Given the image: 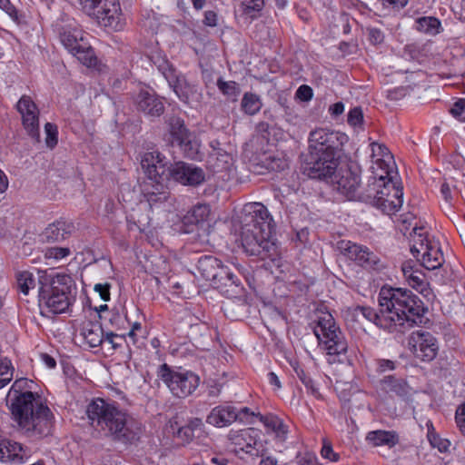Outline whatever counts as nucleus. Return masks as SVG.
<instances>
[{"instance_id": "obj_42", "label": "nucleus", "mask_w": 465, "mask_h": 465, "mask_svg": "<svg viewBox=\"0 0 465 465\" xmlns=\"http://www.w3.org/2000/svg\"><path fill=\"white\" fill-rule=\"evenodd\" d=\"M217 86L224 95L232 99H235L240 94L239 85L234 81H223V79H218Z\"/></svg>"}, {"instance_id": "obj_60", "label": "nucleus", "mask_w": 465, "mask_h": 465, "mask_svg": "<svg viewBox=\"0 0 465 465\" xmlns=\"http://www.w3.org/2000/svg\"><path fill=\"white\" fill-rule=\"evenodd\" d=\"M370 40L374 44H380L383 41V34L380 29L371 28L369 30Z\"/></svg>"}, {"instance_id": "obj_56", "label": "nucleus", "mask_w": 465, "mask_h": 465, "mask_svg": "<svg viewBox=\"0 0 465 465\" xmlns=\"http://www.w3.org/2000/svg\"><path fill=\"white\" fill-rule=\"evenodd\" d=\"M0 9L5 12L12 19L17 18V12L15 7L10 3L9 0H0Z\"/></svg>"}, {"instance_id": "obj_27", "label": "nucleus", "mask_w": 465, "mask_h": 465, "mask_svg": "<svg viewBox=\"0 0 465 465\" xmlns=\"http://www.w3.org/2000/svg\"><path fill=\"white\" fill-rule=\"evenodd\" d=\"M197 271L203 279L213 282L214 284L223 279L222 262L213 256L201 257L197 263Z\"/></svg>"}, {"instance_id": "obj_59", "label": "nucleus", "mask_w": 465, "mask_h": 465, "mask_svg": "<svg viewBox=\"0 0 465 465\" xmlns=\"http://www.w3.org/2000/svg\"><path fill=\"white\" fill-rule=\"evenodd\" d=\"M187 426L193 431H203L204 424L200 418H192L189 420Z\"/></svg>"}, {"instance_id": "obj_22", "label": "nucleus", "mask_w": 465, "mask_h": 465, "mask_svg": "<svg viewBox=\"0 0 465 465\" xmlns=\"http://www.w3.org/2000/svg\"><path fill=\"white\" fill-rule=\"evenodd\" d=\"M341 249L344 251L350 260L354 261L361 267L370 270H379L381 267L379 256L370 252L367 247L351 242H341Z\"/></svg>"}, {"instance_id": "obj_17", "label": "nucleus", "mask_w": 465, "mask_h": 465, "mask_svg": "<svg viewBox=\"0 0 465 465\" xmlns=\"http://www.w3.org/2000/svg\"><path fill=\"white\" fill-rule=\"evenodd\" d=\"M217 218L211 212L207 204H196L183 217L185 224H193L197 227L202 242H208V236L213 232Z\"/></svg>"}, {"instance_id": "obj_10", "label": "nucleus", "mask_w": 465, "mask_h": 465, "mask_svg": "<svg viewBox=\"0 0 465 465\" xmlns=\"http://www.w3.org/2000/svg\"><path fill=\"white\" fill-rule=\"evenodd\" d=\"M313 331L318 339L320 349L330 358L333 357V359H329L330 362L335 361V357H340L347 352V341L329 312L319 313Z\"/></svg>"}, {"instance_id": "obj_19", "label": "nucleus", "mask_w": 465, "mask_h": 465, "mask_svg": "<svg viewBox=\"0 0 465 465\" xmlns=\"http://www.w3.org/2000/svg\"><path fill=\"white\" fill-rule=\"evenodd\" d=\"M409 344L415 357L424 361H430L435 359L439 351L437 339L431 333L426 331L413 333Z\"/></svg>"}, {"instance_id": "obj_40", "label": "nucleus", "mask_w": 465, "mask_h": 465, "mask_svg": "<svg viewBox=\"0 0 465 465\" xmlns=\"http://www.w3.org/2000/svg\"><path fill=\"white\" fill-rule=\"evenodd\" d=\"M126 340V343L129 346L130 344L139 347V343L141 339L145 337V333L143 331L142 324L138 322H135L132 324L130 331L124 335Z\"/></svg>"}, {"instance_id": "obj_21", "label": "nucleus", "mask_w": 465, "mask_h": 465, "mask_svg": "<svg viewBox=\"0 0 465 465\" xmlns=\"http://www.w3.org/2000/svg\"><path fill=\"white\" fill-rule=\"evenodd\" d=\"M212 151L207 159L208 168L213 173H228L234 165V159L232 150L223 148L217 140L210 142Z\"/></svg>"}, {"instance_id": "obj_28", "label": "nucleus", "mask_w": 465, "mask_h": 465, "mask_svg": "<svg viewBox=\"0 0 465 465\" xmlns=\"http://www.w3.org/2000/svg\"><path fill=\"white\" fill-rule=\"evenodd\" d=\"M139 110L151 116H159L163 113V102L147 90L142 89L134 97Z\"/></svg>"}, {"instance_id": "obj_44", "label": "nucleus", "mask_w": 465, "mask_h": 465, "mask_svg": "<svg viewBox=\"0 0 465 465\" xmlns=\"http://www.w3.org/2000/svg\"><path fill=\"white\" fill-rule=\"evenodd\" d=\"M264 5V0H242V12L250 16H254V13L260 12Z\"/></svg>"}, {"instance_id": "obj_57", "label": "nucleus", "mask_w": 465, "mask_h": 465, "mask_svg": "<svg viewBox=\"0 0 465 465\" xmlns=\"http://www.w3.org/2000/svg\"><path fill=\"white\" fill-rule=\"evenodd\" d=\"M259 454H254L253 456H260L261 461L260 465H276L277 459L272 455H267L264 450L263 445L262 444V450L259 451Z\"/></svg>"}, {"instance_id": "obj_9", "label": "nucleus", "mask_w": 465, "mask_h": 465, "mask_svg": "<svg viewBox=\"0 0 465 465\" xmlns=\"http://www.w3.org/2000/svg\"><path fill=\"white\" fill-rule=\"evenodd\" d=\"M71 277L66 274H43L38 278L39 302L52 313H63L71 304Z\"/></svg>"}, {"instance_id": "obj_46", "label": "nucleus", "mask_w": 465, "mask_h": 465, "mask_svg": "<svg viewBox=\"0 0 465 465\" xmlns=\"http://www.w3.org/2000/svg\"><path fill=\"white\" fill-rule=\"evenodd\" d=\"M348 124L353 127H361L363 123V113L361 107L351 108L348 113Z\"/></svg>"}, {"instance_id": "obj_62", "label": "nucleus", "mask_w": 465, "mask_h": 465, "mask_svg": "<svg viewBox=\"0 0 465 465\" xmlns=\"http://www.w3.org/2000/svg\"><path fill=\"white\" fill-rule=\"evenodd\" d=\"M203 23L208 26H215L217 24V15L213 11H206Z\"/></svg>"}, {"instance_id": "obj_20", "label": "nucleus", "mask_w": 465, "mask_h": 465, "mask_svg": "<svg viewBox=\"0 0 465 465\" xmlns=\"http://www.w3.org/2000/svg\"><path fill=\"white\" fill-rule=\"evenodd\" d=\"M171 178L183 185L195 186L204 181L205 175L202 168L183 162H178L169 166L168 181Z\"/></svg>"}, {"instance_id": "obj_7", "label": "nucleus", "mask_w": 465, "mask_h": 465, "mask_svg": "<svg viewBox=\"0 0 465 465\" xmlns=\"http://www.w3.org/2000/svg\"><path fill=\"white\" fill-rule=\"evenodd\" d=\"M141 165L146 174L143 193L152 207L165 202L169 197L166 158L158 151L146 152L142 156Z\"/></svg>"}, {"instance_id": "obj_12", "label": "nucleus", "mask_w": 465, "mask_h": 465, "mask_svg": "<svg viewBox=\"0 0 465 465\" xmlns=\"http://www.w3.org/2000/svg\"><path fill=\"white\" fill-rule=\"evenodd\" d=\"M157 375L177 398L190 396L200 384V378L194 372L182 368L173 369L165 363L159 367Z\"/></svg>"}, {"instance_id": "obj_55", "label": "nucleus", "mask_w": 465, "mask_h": 465, "mask_svg": "<svg viewBox=\"0 0 465 465\" xmlns=\"http://www.w3.org/2000/svg\"><path fill=\"white\" fill-rule=\"evenodd\" d=\"M298 465H321L317 457L311 452H306L298 457Z\"/></svg>"}, {"instance_id": "obj_61", "label": "nucleus", "mask_w": 465, "mask_h": 465, "mask_svg": "<svg viewBox=\"0 0 465 465\" xmlns=\"http://www.w3.org/2000/svg\"><path fill=\"white\" fill-rule=\"evenodd\" d=\"M116 339H124V337L120 336L115 333H113V332H108L104 337V341H106V342L112 344L113 348L116 349V348L120 347V344L116 341Z\"/></svg>"}, {"instance_id": "obj_43", "label": "nucleus", "mask_w": 465, "mask_h": 465, "mask_svg": "<svg viewBox=\"0 0 465 465\" xmlns=\"http://www.w3.org/2000/svg\"><path fill=\"white\" fill-rule=\"evenodd\" d=\"M45 143L50 149H53L58 142V129L57 126L52 123L45 124Z\"/></svg>"}, {"instance_id": "obj_24", "label": "nucleus", "mask_w": 465, "mask_h": 465, "mask_svg": "<svg viewBox=\"0 0 465 465\" xmlns=\"http://www.w3.org/2000/svg\"><path fill=\"white\" fill-rule=\"evenodd\" d=\"M240 417L238 410L229 404L218 405L206 416V422L216 428L229 427Z\"/></svg>"}, {"instance_id": "obj_64", "label": "nucleus", "mask_w": 465, "mask_h": 465, "mask_svg": "<svg viewBox=\"0 0 465 465\" xmlns=\"http://www.w3.org/2000/svg\"><path fill=\"white\" fill-rule=\"evenodd\" d=\"M267 381L270 385L273 386L275 390H280L282 388V383L280 381L279 377L273 371H270L267 374Z\"/></svg>"}, {"instance_id": "obj_16", "label": "nucleus", "mask_w": 465, "mask_h": 465, "mask_svg": "<svg viewBox=\"0 0 465 465\" xmlns=\"http://www.w3.org/2000/svg\"><path fill=\"white\" fill-rule=\"evenodd\" d=\"M329 177L331 178V183L339 193L349 200L355 197L361 184L360 173L357 168L353 169L352 166L347 163H339L338 168Z\"/></svg>"}, {"instance_id": "obj_38", "label": "nucleus", "mask_w": 465, "mask_h": 465, "mask_svg": "<svg viewBox=\"0 0 465 465\" xmlns=\"http://www.w3.org/2000/svg\"><path fill=\"white\" fill-rule=\"evenodd\" d=\"M16 278L18 289L25 295H27L29 291L35 287V278L31 272H20L17 273Z\"/></svg>"}, {"instance_id": "obj_49", "label": "nucleus", "mask_w": 465, "mask_h": 465, "mask_svg": "<svg viewBox=\"0 0 465 465\" xmlns=\"http://www.w3.org/2000/svg\"><path fill=\"white\" fill-rule=\"evenodd\" d=\"M102 0H77L80 10L89 16V15H94L96 4H99Z\"/></svg>"}, {"instance_id": "obj_18", "label": "nucleus", "mask_w": 465, "mask_h": 465, "mask_svg": "<svg viewBox=\"0 0 465 465\" xmlns=\"http://www.w3.org/2000/svg\"><path fill=\"white\" fill-rule=\"evenodd\" d=\"M26 134L36 142L40 141L39 110L31 97L23 95L16 104Z\"/></svg>"}, {"instance_id": "obj_41", "label": "nucleus", "mask_w": 465, "mask_h": 465, "mask_svg": "<svg viewBox=\"0 0 465 465\" xmlns=\"http://www.w3.org/2000/svg\"><path fill=\"white\" fill-rule=\"evenodd\" d=\"M428 425V440L432 447L437 448L440 452H446L450 446V441L447 439L440 438L436 432L433 431L431 423Z\"/></svg>"}, {"instance_id": "obj_13", "label": "nucleus", "mask_w": 465, "mask_h": 465, "mask_svg": "<svg viewBox=\"0 0 465 465\" xmlns=\"http://www.w3.org/2000/svg\"><path fill=\"white\" fill-rule=\"evenodd\" d=\"M89 17L99 25L115 32L123 31L126 25V18L119 0H102L96 4L94 15H89Z\"/></svg>"}, {"instance_id": "obj_26", "label": "nucleus", "mask_w": 465, "mask_h": 465, "mask_svg": "<svg viewBox=\"0 0 465 465\" xmlns=\"http://www.w3.org/2000/svg\"><path fill=\"white\" fill-rule=\"evenodd\" d=\"M29 455L22 444L8 439L0 440V460L14 464L25 463Z\"/></svg>"}, {"instance_id": "obj_1", "label": "nucleus", "mask_w": 465, "mask_h": 465, "mask_svg": "<svg viewBox=\"0 0 465 465\" xmlns=\"http://www.w3.org/2000/svg\"><path fill=\"white\" fill-rule=\"evenodd\" d=\"M35 387L32 380L16 379L6 395V405L25 433L31 437H45L52 432L54 416L35 391Z\"/></svg>"}, {"instance_id": "obj_15", "label": "nucleus", "mask_w": 465, "mask_h": 465, "mask_svg": "<svg viewBox=\"0 0 465 465\" xmlns=\"http://www.w3.org/2000/svg\"><path fill=\"white\" fill-rule=\"evenodd\" d=\"M261 431L254 428L231 430L227 438L236 454H259L262 450Z\"/></svg>"}, {"instance_id": "obj_47", "label": "nucleus", "mask_w": 465, "mask_h": 465, "mask_svg": "<svg viewBox=\"0 0 465 465\" xmlns=\"http://www.w3.org/2000/svg\"><path fill=\"white\" fill-rule=\"evenodd\" d=\"M450 114L460 122H465V99L460 98L450 108Z\"/></svg>"}, {"instance_id": "obj_31", "label": "nucleus", "mask_w": 465, "mask_h": 465, "mask_svg": "<svg viewBox=\"0 0 465 465\" xmlns=\"http://www.w3.org/2000/svg\"><path fill=\"white\" fill-rule=\"evenodd\" d=\"M81 335L91 348L98 347L104 341L103 329L98 322H84L81 329Z\"/></svg>"}, {"instance_id": "obj_6", "label": "nucleus", "mask_w": 465, "mask_h": 465, "mask_svg": "<svg viewBox=\"0 0 465 465\" xmlns=\"http://www.w3.org/2000/svg\"><path fill=\"white\" fill-rule=\"evenodd\" d=\"M87 416L91 424L103 430L106 435L113 436L117 440L129 439L128 415L114 402L97 398L88 405Z\"/></svg>"}, {"instance_id": "obj_29", "label": "nucleus", "mask_w": 465, "mask_h": 465, "mask_svg": "<svg viewBox=\"0 0 465 465\" xmlns=\"http://www.w3.org/2000/svg\"><path fill=\"white\" fill-rule=\"evenodd\" d=\"M354 314L357 316L361 315L366 320L373 322L378 327L388 331H395L392 326L393 320L390 319V316H387V314L381 307L379 312H377L371 307L357 306L354 308Z\"/></svg>"}, {"instance_id": "obj_52", "label": "nucleus", "mask_w": 465, "mask_h": 465, "mask_svg": "<svg viewBox=\"0 0 465 465\" xmlns=\"http://www.w3.org/2000/svg\"><path fill=\"white\" fill-rule=\"evenodd\" d=\"M110 288L111 285L107 282L96 283L94 286V291L99 294L103 301L107 302L110 300Z\"/></svg>"}, {"instance_id": "obj_63", "label": "nucleus", "mask_w": 465, "mask_h": 465, "mask_svg": "<svg viewBox=\"0 0 465 465\" xmlns=\"http://www.w3.org/2000/svg\"><path fill=\"white\" fill-rule=\"evenodd\" d=\"M344 112V104L341 102H337L329 107V113L332 116H339Z\"/></svg>"}, {"instance_id": "obj_3", "label": "nucleus", "mask_w": 465, "mask_h": 465, "mask_svg": "<svg viewBox=\"0 0 465 465\" xmlns=\"http://www.w3.org/2000/svg\"><path fill=\"white\" fill-rule=\"evenodd\" d=\"M242 212L246 222L241 232V242L249 255L259 256L277 262L280 252L274 236L272 218L267 208L261 203H249Z\"/></svg>"}, {"instance_id": "obj_5", "label": "nucleus", "mask_w": 465, "mask_h": 465, "mask_svg": "<svg viewBox=\"0 0 465 465\" xmlns=\"http://www.w3.org/2000/svg\"><path fill=\"white\" fill-rule=\"evenodd\" d=\"M378 302L379 307L393 320L395 331H403L423 322L426 312L423 302L410 290L383 286L380 290Z\"/></svg>"}, {"instance_id": "obj_36", "label": "nucleus", "mask_w": 465, "mask_h": 465, "mask_svg": "<svg viewBox=\"0 0 465 465\" xmlns=\"http://www.w3.org/2000/svg\"><path fill=\"white\" fill-rule=\"evenodd\" d=\"M72 254L71 249L68 247H48L43 251L44 259L47 264L58 262Z\"/></svg>"}, {"instance_id": "obj_34", "label": "nucleus", "mask_w": 465, "mask_h": 465, "mask_svg": "<svg viewBox=\"0 0 465 465\" xmlns=\"http://www.w3.org/2000/svg\"><path fill=\"white\" fill-rule=\"evenodd\" d=\"M262 106V100L256 94L247 92L243 94L241 102V107L244 114L254 115L260 112Z\"/></svg>"}, {"instance_id": "obj_14", "label": "nucleus", "mask_w": 465, "mask_h": 465, "mask_svg": "<svg viewBox=\"0 0 465 465\" xmlns=\"http://www.w3.org/2000/svg\"><path fill=\"white\" fill-rule=\"evenodd\" d=\"M170 134L173 143H176L183 154L193 160H201V141L198 136L191 133L184 125L183 121L173 118L170 123Z\"/></svg>"}, {"instance_id": "obj_23", "label": "nucleus", "mask_w": 465, "mask_h": 465, "mask_svg": "<svg viewBox=\"0 0 465 465\" xmlns=\"http://www.w3.org/2000/svg\"><path fill=\"white\" fill-rule=\"evenodd\" d=\"M401 272L405 282L411 288L419 292L424 297L431 294L429 282L420 270L415 267L411 261L404 262L401 265Z\"/></svg>"}, {"instance_id": "obj_8", "label": "nucleus", "mask_w": 465, "mask_h": 465, "mask_svg": "<svg viewBox=\"0 0 465 465\" xmlns=\"http://www.w3.org/2000/svg\"><path fill=\"white\" fill-rule=\"evenodd\" d=\"M61 44L84 65L94 67L97 64L94 49L90 46L80 25L74 18L62 16L54 25Z\"/></svg>"}, {"instance_id": "obj_39", "label": "nucleus", "mask_w": 465, "mask_h": 465, "mask_svg": "<svg viewBox=\"0 0 465 465\" xmlns=\"http://www.w3.org/2000/svg\"><path fill=\"white\" fill-rule=\"evenodd\" d=\"M383 389L389 392L403 395L407 392L406 383L402 380L395 379L393 376H386L382 380Z\"/></svg>"}, {"instance_id": "obj_25", "label": "nucleus", "mask_w": 465, "mask_h": 465, "mask_svg": "<svg viewBox=\"0 0 465 465\" xmlns=\"http://www.w3.org/2000/svg\"><path fill=\"white\" fill-rule=\"evenodd\" d=\"M74 231L73 223L66 220H56L50 223L42 232L43 242H60L69 238Z\"/></svg>"}, {"instance_id": "obj_50", "label": "nucleus", "mask_w": 465, "mask_h": 465, "mask_svg": "<svg viewBox=\"0 0 465 465\" xmlns=\"http://www.w3.org/2000/svg\"><path fill=\"white\" fill-rule=\"evenodd\" d=\"M455 420L460 431L465 437V402L457 408Z\"/></svg>"}, {"instance_id": "obj_53", "label": "nucleus", "mask_w": 465, "mask_h": 465, "mask_svg": "<svg viewBox=\"0 0 465 465\" xmlns=\"http://www.w3.org/2000/svg\"><path fill=\"white\" fill-rule=\"evenodd\" d=\"M312 95H313L312 89L309 85H306V84L301 85L296 91V96L301 101H304V102L310 101L312 98Z\"/></svg>"}, {"instance_id": "obj_30", "label": "nucleus", "mask_w": 465, "mask_h": 465, "mask_svg": "<svg viewBox=\"0 0 465 465\" xmlns=\"http://www.w3.org/2000/svg\"><path fill=\"white\" fill-rule=\"evenodd\" d=\"M169 85L173 88L178 98L185 104L198 102L200 99L201 94L196 86L189 84L182 75L175 77L173 81L169 83Z\"/></svg>"}, {"instance_id": "obj_45", "label": "nucleus", "mask_w": 465, "mask_h": 465, "mask_svg": "<svg viewBox=\"0 0 465 465\" xmlns=\"http://www.w3.org/2000/svg\"><path fill=\"white\" fill-rule=\"evenodd\" d=\"M321 456L331 462H337L340 460V455L333 450L331 443L327 439L322 440Z\"/></svg>"}, {"instance_id": "obj_54", "label": "nucleus", "mask_w": 465, "mask_h": 465, "mask_svg": "<svg viewBox=\"0 0 465 465\" xmlns=\"http://www.w3.org/2000/svg\"><path fill=\"white\" fill-rule=\"evenodd\" d=\"M223 279L221 281H217V283H222L224 285H227V282H231L232 284L238 285L239 284V279L237 276L230 272V270L227 267H224L223 265Z\"/></svg>"}, {"instance_id": "obj_11", "label": "nucleus", "mask_w": 465, "mask_h": 465, "mask_svg": "<svg viewBox=\"0 0 465 465\" xmlns=\"http://www.w3.org/2000/svg\"><path fill=\"white\" fill-rule=\"evenodd\" d=\"M411 238V252L412 255L427 270L440 268L444 262V257L440 242L433 236H430L424 226L414 224Z\"/></svg>"}, {"instance_id": "obj_33", "label": "nucleus", "mask_w": 465, "mask_h": 465, "mask_svg": "<svg viewBox=\"0 0 465 465\" xmlns=\"http://www.w3.org/2000/svg\"><path fill=\"white\" fill-rule=\"evenodd\" d=\"M263 425L272 430L280 440H285L288 434V428L283 420L272 414L265 415L261 419Z\"/></svg>"}, {"instance_id": "obj_37", "label": "nucleus", "mask_w": 465, "mask_h": 465, "mask_svg": "<svg viewBox=\"0 0 465 465\" xmlns=\"http://www.w3.org/2000/svg\"><path fill=\"white\" fill-rule=\"evenodd\" d=\"M440 22L439 19L432 16H425L417 20L418 30L429 34L436 35L440 32Z\"/></svg>"}, {"instance_id": "obj_51", "label": "nucleus", "mask_w": 465, "mask_h": 465, "mask_svg": "<svg viewBox=\"0 0 465 465\" xmlns=\"http://www.w3.org/2000/svg\"><path fill=\"white\" fill-rule=\"evenodd\" d=\"M176 437L183 443H189L194 437V432L186 425L178 428L174 432Z\"/></svg>"}, {"instance_id": "obj_35", "label": "nucleus", "mask_w": 465, "mask_h": 465, "mask_svg": "<svg viewBox=\"0 0 465 465\" xmlns=\"http://www.w3.org/2000/svg\"><path fill=\"white\" fill-rule=\"evenodd\" d=\"M153 63L157 67L159 72L164 76L168 84L179 74L176 73V70L173 67V65L169 63L164 55L161 54H157L153 56Z\"/></svg>"}, {"instance_id": "obj_32", "label": "nucleus", "mask_w": 465, "mask_h": 465, "mask_svg": "<svg viewBox=\"0 0 465 465\" xmlns=\"http://www.w3.org/2000/svg\"><path fill=\"white\" fill-rule=\"evenodd\" d=\"M366 441L373 446L392 447L397 444L398 437L395 432L388 430H372L367 433Z\"/></svg>"}, {"instance_id": "obj_2", "label": "nucleus", "mask_w": 465, "mask_h": 465, "mask_svg": "<svg viewBox=\"0 0 465 465\" xmlns=\"http://www.w3.org/2000/svg\"><path fill=\"white\" fill-rule=\"evenodd\" d=\"M370 178L368 196L372 199L373 204L387 214L400 210L403 203L402 188L393 182L397 178L396 165L393 156L389 149L379 143L369 145Z\"/></svg>"}, {"instance_id": "obj_4", "label": "nucleus", "mask_w": 465, "mask_h": 465, "mask_svg": "<svg viewBox=\"0 0 465 465\" xmlns=\"http://www.w3.org/2000/svg\"><path fill=\"white\" fill-rule=\"evenodd\" d=\"M341 132L319 128L309 134L310 166L308 175L313 179H325L338 168L341 152L348 142Z\"/></svg>"}, {"instance_id": "obj_58", "label": "nucleus", "mask_w": 465, "mask_h": 465, "mask_svg": "<svg viewBox=\"0 0 465 465\" xmlns=\"http://www.w3.org/2000/svg\"><path fill=\"white\" fill-rule=\"evenodd\" d=\"M288 167V163L284 159L281 158H273L271 160V162L268 163V168L272 171H282Z\"/></svg>"}, {"instance_id": "obj_48", "label": "nucleus", "mask_w": 465, "mask_h": 465, "mask_svg": "<svg viewBox=\"0 0 465 465\" xmlns=\"http://www.w3.org/2000/svg\"><path fill=\"white\" fill-rule=\"evenodd\" d=\"M295 372L301 381L304 384L308 391H310L313 395L318 393V389L315 386L314 381L305 374L302 369H295Z\"/></svg>"}]
</instances>
